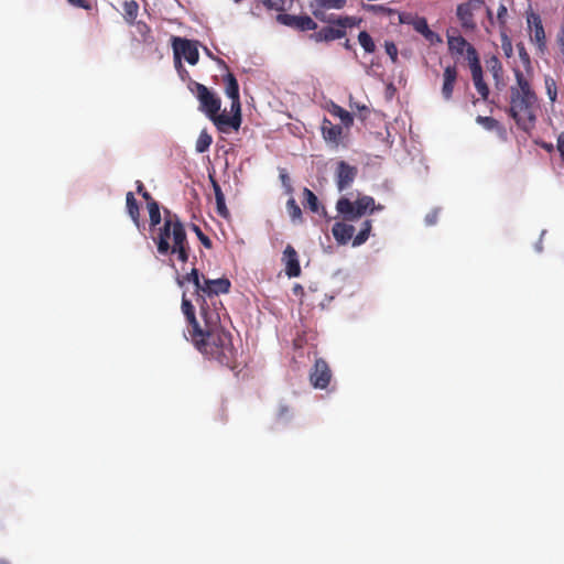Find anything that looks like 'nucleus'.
I'll return each mask as SVG.
<instances>
[{
    "label": "nucleus",
    "instance_id": "obj_17",
    "mask_svg": "<svg viewBox=\"0 0 564 564\" xmlns=\"http://www.w3.org/2000/svg\"><path fill=\"white\" fill-rule=\"evenodd\" d=\"M527 22L531 29V41L543 52L546 45V37L540 15L532 12L528 15Z\"/></svg>",
    "mask_w": 564,
    "mask_h": 564
},
{
    "label": "nucleus",
    "instance_id": "obj_10",
    "mask_svg": "<svg viewBox=\"0 0 564 564\" xmlns=\"http://www.w3.org/2000/svg\"><path fill=\"white\" fill-rule=\"evenodd\" d=\"M209 119L220 132L227 133L229 129L238 131L242 121L241 107L231 106V116H228L226 111L221 113L216 112V115H212Z\"/></svg>",
    "mask_w": 564,
    "mask_h": 564
},
{
    "label": "nucleus",
    "instance_id": "obj_20",
    "mask_svg": "<svg viewBox=\"0 0 564 564\" xmlns=\"http://www.w3.org/2000/svg\"><path fill=\"white\" fill-rule=\"evenodd\" d=\"M448 51L452 55H465L469 62L471 48H475L462 35H447Z\"/></svg>",
    "mask_w": 564,
    "mask_h": 564
},
{
    "label": "nucleus",
    "instance_id": "obj_52",
    "mask_svg": "<svg viewBox=\"0 0 564 564\" xmlns=\"http://www.w3.org/2000/svg\"><path fill=\"white\" fill-rule=\"evenodd\" d=\"M356 108L358 109L359 111V117L364 120L367 118V116L369 115V109L367 106H356Z\"/></svg>",
    "mask_w": 564,
    "mask_h": 564
},
{
    "label": "nucleus",
    "instance_id": "obj_24",
    "mask_svg": "<svg viewBox=\"0 0 564 564\" xmlns=\"http://www.w3.org/2000/svg\"><path fill=\"white\" fill-rule=\"evenodd\" d=\"M185 282L193 283L195 285L196 294H199V290L203 285V276L200 278L196 268H192L191 272L177 278V283L180 286H182Z\"/></svg>",
    "mask_w": 564,
    "mask_h": 564
},
{
    "label": "nucleus",
    "instance_id": "obj_4",
    "mask_svg": "<svg viewBox=\"0 0 564 564\" xmlns=\"http://www.w3.org/2000/svg\"><path fill=\"white\" fill-rule=\"evenodd\" d=\"M321 22L328 23V26L322 28L319 31L314 32L311 39L315 42H330L346 36L347 29H352L359 25L360 19L349 15H336L328 20H319Z\"/></svg>",
    "mask_w": 564,
    "mask_h": 564
},
{
    "label": "nucleus",
    "instance_id": "obj_21",
    "mask_svg": "<svg viewBox=\"0 0 564 564\" xmlns=\"http://www.w3.org/2000/svg\"><path fill=\"white\" fill-rule=\"evenodd\" d=\"M321 131L324 140L327 143L338 145L343 139V128L338 124H334L326 117L322 121Z\"/></svg>",
    "mask_w": 564,
    "mask_h": 564
},
{
    "label": "nucleus",
    "instance_id": "obj_3",
    "mask_svg": "<svg viewBox=\"0 0 564 564\" xmlns=\"http://www.w3.org/2000/svg\"><path fill=\"white\" fill-rule=\"evenodd\" d=\"M164 223L158 229L156 236L153 237L158 252L162 256H176L180 262L186 263L192 250L184 225L178 216L169 209H164Z\"/></svg>",
    "mask_w": 564,
    "mask_h": 564
},
{
    "label": "nucleus",
    "instance_id": "obj_2",
    "mask_svg": "<svg viewBox=\"0 0 564 564\" xmlns=\"http://www.w3.org/2000/svg\"><path fill=\"white\" fill-rule=\"evenodd\" d=\"M513 73L516 85L510 87L509 115L520 129L528 131L536 120L538 96L531 87L532 78L525 76L519 68H514Z\"/></svg>",
    "mask_w": 564,
    "mask_h": 564
},
{
    "label": "nucleus",
    "instance_id": "obj_16",
    "mask_svg": "<svg viewBox=\"0 0 564 564\" xmlns=\"http://www.w3.org/2000/svg\"><path fill=\"white\" fill-rule=\"evenodd\" d=\"M358 174L356 166L348 164L345 161H339L336 167V185L338 191L348 188L355 181Z\"/></svg>",
    "mask_w": 564,
    "mask_h": 564
},
{
    "label": "nucleus",
    "instance_id": "obj_46",
    "mask_svg": "<svg viewBox=\"0 0 564 564\" xmlns=\"http://www.w3.org/2000/svg\"><path fill=\"white\" fill-rule=\"evenodd\" d=\"M507 14H508L507 7L505 4H500L498 8V12H497V20L500 25L506 24Z\"/></svg>",
    "mask_w": 564,
    "mask_h": 564
},
{
    "label": "nucleus",
    "instance_id": "obj_51",
    "mask_svg": "<svg viewBox=\"0 0 564 564\" xmlns=\"http://www.w3.org/2000/svg\"><path fill=\"white\" fill-rule=\"evenodd\" d=\"M556 41L560 46V50H564V28H562L557 33Z\"/></svg>",
    "mask_w": 564,
    "mask_h": 564
},
{
    "label": "nucleus",
    "instance_id": "obj_8",
    "mask_svg": "<svg viewBox=\"0 0 564 564\" xmlns=\"http://www.w3.org/2000/svg\"><path fill=\"white\" fill-rule=\"evenodd\" d=\"M174 51V59L177 69H184L181 57L187 61L188 64L195 65L198 62L199 53L196 44L187 39L174 36L172 39Z\"/></svg>",
    "mask_w": 564,
    "mask_h": 564
},
{
    "label": "nucleus",
    "instance_id": "obj_53",
    "mask_svg": "<svg viewBox=\"0 0 564 564\" xmlns=\"http://www.w3.org/2000/svg\"><path fill=\"white\" fill-rule=\"evenodd\" d=\"M436 217H437L436 213L429 214V215L426 216V223H427L429 225H434V224L436 223Z\"/></svg>",
    "mask_w": 564,
    "mask_h": 564
},
{
    "label": "nucleus",
    "instance_id": "obj_13",
    "mask_svg": "<svg viewBox=\"0 0 564 564\" xmlns=\"http://www.w3.org/2000/svg\"><path fill=\"white\" fill-rule=\"evenodd\" d=\"M347 3V0H312L310 2V8L312 14L317 20H328L332 17H336L335 13H327L326 11L329 9L340 10Z\"/></svg>",
    "mask_w": 564,
    "mask_h": 564
},
{
    "label": "nucleus",
    "instance_id": "obj_18",
    "mask_svg": "<svg viewBox=\"0 0 564 564\" xmlns=\"http://www.w3.org/2000/svg\"><path fill=\"white\" fill-rule=\"evenodd\" d=\"M282 262L285 267V274L289 278H296L301 274V265L296 250L288 245L283 251Z\"/></svg>",
    "mask_w": 564,
    "mask_h": 564
},
{
    "label": "nucleus",
    "instance_id": "obj_44",
    "mask_svg": "<svg viewBox=\"0 0 564 564\" xmlns=\"http://www.w3.org/2000/svg\"><path fill=\"white\" fill-rule=\"evenodd\" d=\"M137 192L147 200V203H150L154 200L151 196V194L144 188V185L141 181L135 182Z\"/></svg>",
    "mask_w": 564,
    "mask_h": 564
},
{
    "label": "nucleus",
    "instance_id": "obj_23",
    "mask_svg": "<svg viewBox=\"0 0 564 564\" xmlns=\"http://www.w3.org/2000/svg\"><path fill=\"white\" fill-rule=\"evenodd\" d=\"M333 236L339 245H346L352 239L355 227L344 221H337L332 228Z\"/></svg>",
    "mask_w": 564,
    "mask_h": 564
},
{
    "label": "nucleus",
    "instance_id": "obj_27",
    "mask_svg": "<svg viewBox=\"0 0 564 564\" xmlns=\"http://www.w3.org/2000/svg\"><path fill=\"white\" fill-rule=\"evenodd\" d=\"M139 4L134 0L126 1L123 3V18L128 24H133L138 17Z\"/></svg>",
    "mask_w": 564,
    "mask_h": 564
},
{
    "label": "nucleus",
    "instance_id": "obj_45",
    "mask_svg": "<svg viewBox=\"0 0 564 564\" xmlns=\"http://www.w3.org/2000/svg\"><path fill=\"white\" fill-rule=\"evenodd\" d=\"M556 150L560 153L562 163L564 164V131L557 135Z\"/></svg>",
    "mask_w": 564,
    "mask_h": 564
},
{
    "label": "nucleus",
    "instance_id": "obj_29",
    "mask_svg": "<svg viewBox=\"0 0 564 564\" xmlns=\"http://www.w3.org/2000/svg\"><path fill=\"white\" fill-rule=\"evenodd\" d=\"M303 204L313 213L319 212V202L317 196L307 187L303 189Z\"/></svg>",
    "mask_w": 564,
    "mask_h": 564
},
{
    "label": "nucleus",
    "instance_id": "obj_9",
    "mask_svg": "<svg viewBox=\"0 0 564 564\" xmlns=\"http://www.w3.org/2000/svg\"><path fill=\"white\" fill-rule=\"evenodd\" d=\"M399 22L401 24L412 25L413 29L432 45L442 43V37L430 29L427 20L424 17L410 12H402L399 13Z\"/></svg>",
    "mask_w": 564,
    "mask_h": 564
},
{
    "label": "nucleus",
    "instance_id": "obj_37",
    "mask_svg": "<svg viewBox=\"0 0 564 564\" xmlns=\"http://www.w3.org/2000/svg\"><path fill=\"white\" fill-rule=\"evenodd\" d=\"M292 417V411L288 404L280 403L276 411V420L280 422H289Z\"/></svg>",
    "mask_w": 564,
    "mask_h": 564
},
{
    "label": "nucleus",
    "instance_id": "obj_49",
    "mask_svg": "<svg viewBox=\"0 0 564 564\" xmlns=\"http://www.w3.org/2000/svg\"><path fill=\"white\" fill-rule=\"evenodd\" d=\"M280 177H281L282 184H283V186H284V188H285L286 193L291 194V193L293 192V187H292V185H291V181H290L289 175H288V174H285V173H282V174L280 175Z\"/></svg>",
    "mask_w": 564,
    "mask_h": 564
},
{
    "label": "nucleus",
    "instance_id": "obj_31",
    "mask_svg": "<svg viewBox=\"0 0 564 564\" xmlns=\"http://www.w3.org/2000/svg\"><path fill=\"white\" fill-rule=\"evenodd\" d=\"M212 142V135L206 130H203L197 138L195 149L198 153H204L209 149Z\"/></svg>",
    "mask_w": 564,
    "mask_h": 564
},
{
    "label": "nucleus",
    "instance_id": "obj_59",
    "mask_svg": "<svg viewBox=\"0 0 564 564\" xmlns=\"http://www.w3.org/2000/svg\"><path fill=\"white\" fill-rule=\"evenodd\" d=\"M505 50H506V55H508V56H509V51L511 52L512 46L509 44V48H506V47H505Z\"/></svg>",
    "mask_w": 564,
    "mask_h": 564
},
{
    "label": "nucleus",
    "instance_id": "obj_28",
    "mask_svg": "<svg viewBox=\"0 0 564 564\" xmlns=\"http://www.w3.org/2000/svg\"><path fill=\"white\" fill-rule=\"evenodd\" d=\"M371 229H372V221L365 220L360 231L352 239V246L359 247V246L364 245L368 240Z\"/></svg>",
    "mask_w": 564,
    "mask_h": 564
},
{
    "label": "nucleus",
    "instance_id": "obj_5",
    "mask_svg": "<svg viewBox=\"0 0 564 564\" xmlns=\"http://www.w3.org/2000/svg\"><path fill=\"white\" fill-rule=\"evenodd\" d=\"M381 205L376 206L371 196L364 195L351 202L347 197H340L336 203L337 212L346 221H354L366 214H372L375 210H381Z\"/></svg>",
    "mask_w": 564,
    "mask_h": 564
},
{
    "label": "nucleus",
    "instance_id": "obj_6",
    "mask_svg": "<svg viewBox=\"0 0 564 564\" xmlns=\"http://www.w3.org/2000/svg\"><path fill=\"white\" fill-rule=\"evenodd\" d=\"M187 88L198 100V109L202 112H204L208 118L212 115H216V112L220 111L221 99L215 91L210 90L207 86L192 79L187 84Z\"/></svg>",
    "mask_w": 564,
    "mask_h": 564
},
{
    "label": "nucleus",
    "instance_id": "obj_7",
    "mask_svg": "<svg viewBox=\"0 0 564 564\" xmlns=\"http://www.w3.org/2000/svg\"><path fill=\"white\" fill-rule=\"evenodd\" d=\"M231 288V282L227 278H219L215 280L206 279L203 276V285L199 290V294L205 296V301H210L216 303V312H219L221 315L225 312L223 303L216 296L219 294L229 293Z\"/></svg>",
    "mask_w": 564,
    "mask_h": 564
},
{
    "label": "nucleus",
    "instance_id": "obj_42",
    "mask_svg": "<svg viewBox=\"0 0 564 564\" xmlns=\"http://www.w3.org/2000/svg\"><path fill=\"white\" fill-rule=\"evenodd\" d=\"M135 25H137L138 32L143 37V42H148L149 39L151 37L150 26L145 22H142V21L137 22Z\"/></svg>",
    "mask_w": 564,
    "mask_h": 564
},
{
    "label": "nucleus",
    "instance_id": "obj_19",
    "mask_svg": "<svg viewBox=\"0 0 564 564\" xmlns=\"http://www.w3.org/2000/svg\"><path fill=\"white\" fill-rule=\"evenodd\" d=\"M457 77L458 72L455 65H449L445 67L443 72V82L441 88L442 97L445 101L452 100Z\"/></svg>",
    "mask_w": 564,
    "mask_h": 564
},
{
    "label": "nucleus",
    "instance_id": "obj_60",
    "mask_svg": "<svg viewBox=\"0 0 564 564\" xmlns=\"http://www.w3.org/2000/svg\"><path fill=\"white\" fill-rule=\"evenodd\" d=\"M505 50H506V55H508V56H509V51L511 52L512 46L509 44V48H506V47H505Z\"/></svg>",
    "mask_w": 564,
    "mask_h": 564
},
{
    "label": "nucleus",
    "instance_id": "obj_30",
    "mask_svg": "<svg viewBox=\"0 0 564 564\" xmlns=\"http://www.w3.org/2000/svg\"><path fill=\"white\" fill-rule=\"evenodd\" d=\"M330 112H332V115L338 117L340 119L341 123L346 128H350L352 126V123H354L352 115L349 111L341 108L340 106L333 104Z\"/></svg>",
    "mask_w": 564,
    "mask_h": 564
},
{
    "label": "nucleus",
    "instance_id": "obj_12",
    "mask_svg": "<svg viewBox=\"0 0 564 564\" xmlns=\"http://www.w3.org/2000/svg\"><path fill=\"white\" fill-rule=\"evenodd\" d=\"M469 54H470L469 68H470L474 86H475L476 90L478 91V94L481 96V98L484 100H487L488 96H489V88L482 77V68H481L478 53H477L476 48H471Z\"/></svg>",
    "mask_w": 564,
    "mask_h": 564
},
{
    "label": "nucleus",
    "instance_id": "obj_33",
    "mask_svg": "<svg viewBox=\"0 0 564 564\" xmlns=\"http://www.w3.org/2000/svg\"><path fill=\"white\" fill-rule=\"evenodd\" d=\"M476 122L482 126L486 130L505 131L500 122L492 117L477 116Z\"/></svg>",
    "mask_w": 564,
    "mask_h": 564
},
{
    "label": "nucleus",
    "instance_id": "obj_15",
    "mask_svg": "<svg viewBox=\"0 0 564 564\" xmlns=\"http://www.w3.org/2000/svg\"><path fill=\"white\" fill-rule=\"evenodd\" d=\"M276 19L280 23L299 31H313L317 28L316 22L308 15L280 13Z\"/></svg>",
    "mask_w": 564,
    "mask_h": 564
},
{
    "label": "nucleus",
    "instance_id": "obj_1",
    "mask_svg": "<svg viewBox=\"0 0 564 564\" xmlns=\"http://www.w3.org/2000/svg\"><path fill=\"white\" fill-rule=\"evenodd\" d=\"M199 304L198 321L195 310L185 293L182 296V311L188 323V334L197 350L206 358L216 360L230 369L236 367L237 350L232 344V336L221 324L219 312H216V303L205 301V296L196 294Z\"/></svg>",
    "mask_w": 564,
    "mask_h": 564
},
{
    "label": "nucleus",
    "instance_id": "obj_58",
    "mask_svg": "<svg viewBox=\"0 0 564 564\" xmlns=\"http://www.w3.org/2000/svg\"><path fill=\"white\" fill-rule=\"evenodd\" d=\"M505 50H506V55H508V56H509V51L511 52L512 46L509 44V48H506V47H505Z\"/></svg>",
    "mask_w": 564,
    "mask_h": 564
},
{
    "label": "nucleus",
    "instance_id": "obj_36",
    "mask_svg": "<svg viewBox=\"0 0 564 564\" xmlns=\"http://www.w3.org/2000/svg\"><path fill=\"white\" fill-rule=\"evenodd\" d=\"M286 210H288L289 216L291 217L292 221H301L302 220V210L293 197H291L286 202Z\"/></svg>",
    "mask_w": 564,
    "mask_h": 564
},
{
    "label": "nucleus",
    "instance_id": "obj_47",
    "mask_svg": "<svg viewBox=\"0 0 564 564\" xmlns=\"http://www.w3.org/2000/svg\"><path fill=\"white\" fill-rule=\"evenodd\" d=\"M209 180H210L214 193H215L216 200L219 199V198L225 197V195H224V193H223L218 182L212 175H209Z\"/></svg>",
    "mask_w": 564,
    "mask_h": 564
},
{
    "label": "nucleus",
    "instance_id": "obj_43",
    "mask_svg": "<svg viewBox=\"0 0 564 564\" xmlns=\"http://www.w3.org/2000/svg\"><path fill=\"white\" fill-rule=\"evenodd\" d=\"M216 210L219 216L223 218H228L230 213L226 206L225 197L216 200Z\"/></svg>",
    "mask_w": 564,
    "mask_h": 564
},
{
    "label": "nucleus",
    "instance_id": "obj_39",
    "mask_svg": "<svg viewBox=\"0 0 564 564\" xmlns=\"http://www.w3.org/2000/svg\"><path fill=\"white\" fill-rule=\"evenodd\" d=\"M192 229L196 234V236H197L198 240L200 241V243L205 248L212 249L213 242H212L210 238L208 236H206L197 225H193Z\"/></svg>",
    "mask_w": 564,
    "mask_h": 564
},
{
    "label": "nucleus",
    "instance_id": "obj_41",
    "mask_svg": "<svg viewBox=\"0 0 564 564\" xmlns=\"http://www.w3.org/2000/svg\"><path fill=\"white\" fill-rule=\"evenodd\" d=\"M367 10L371 11L373 13L388 14V15L393 14V13L397 12L394 9L387 8V7L382 6V4H371V6H368Z\"/></svg>",
    "mask_w": 564,
    "mask_h": 564
},
{
    "label": "nucleus",
    "instance_id": "obj_26",
    "mask_svg": "<svg viewBox=\"0 0 564 564\" xmlns=\"http://www.w3.org/2000/svg\"><path fill=\"white\" fill-rule=\"evenodd\" d=\"M127 210L129 216L132 218L135 225H139V204L132 192H128L126 195Z\"/></svg>",
    "mask_w": 564,
    "mask_h": 564
},
{
    "label": "nucleus",
    "instance_id": "obj_25",
    "mask_svg": "<svg viewBox=\"0 0 564 564\" xmlns=\"http://www.w3.org/2000/svg\"><path fill=\"white\" fill-rule=\"evenodd\" d=\"M517 50H518V54H519L520 61L522 63V66L524 68V72H523L524 75L529 76V78H532L533 66H532L530 55L527 52V48H525L524 44L523 43H518L517 44Z\"/></svg>",
    "mask_w": 564,
    "mask_h": 564
},
{
    "label": "nucleus",
    "instance_id": "obj_50",
    "mask_svg": "<svg viewBox=\"0 0 564 564\" xmlns=\"http://www.w3.org/2000/svg\"><path fill=\"white\" fill-rule=\"evenodd\" d=\"M535 143L549 153H552L556 149V145H554L553 143L545 142L542 140L535 141Z\"/></svg>",
    "mask_w": 564,
    "mask_h": 564
},
{
    "label": "nucleus",
    "instance_id": "obj_56",
    "mask_svg": "<svg viewBox=\"0 0 564 564\" xmlns=\"http://www.w3.org/2000/svg\"><path fill=\"white\" fill-rule=\"evenodd\" d=\"M487 15H488V19L490 21V23L492 24L494 23V18H492V12L490 9H487Z\"/></svg>",
    "mask_w": 564,
    "mask_h": 564
},
{
    "label": "nucleus",
    "instance_id": "obj_34",
    "mask_svg": "<svg viewBox=\"0 0 564 564\" xmlns=\"http://www.w3.org/2000/svg\"><path fill=\"white\" fill-rule=\"evenodd\" d=\"M544 85H545L546 95H547L550 101L555 102L557 99V85H556L555 79L550 75H545L544 76Z\"/></svg>",
    "mask_w": 564,
    "mask_h": 564
},
{
    "label": "nucleus",
    "instance_id": "obj_38",
    "mask_svg": "<svg viewBox=\"0 0 564 564\" xmlns=\"http://www.w3.org/2000/svg\"><path fill=\"white\" fill-rule=\"evenodd\" d=\"M261 1L268 10H274L278 12H282L285 10V4L289 0H261Z\"/></svg>",
    "mask_w": 564,
    "mask_h": 564
},
{
    "label": "nucleus",
    "instance_id": "obj_57",
    "mask_svg": "<svg viewBox=\"0 0 564 564\" xmlns=\"http://www.w3.org/2000/svg\"><path fill=\"white\" fill-rule=\"evenodd\" d=\"M344 46H345V48H347V50H350V48H351V45H350L349 40H346V42L344 43Z\"/></svg>",
    "mask_w": 564,
    "mask_h": 564
},
{
    "label": "nucleus",
    "instance_id": "obj_40",
    "mask_svg": "<svg viewBox=\"0 0 564 564\" xmlns=\"http://www.w3.org/2000/svg\"><path fill=\"white\" fill-rule=\"evenodd\" d=\"M386 53L391 58L392 63L395 64L398 62V47L392 41L384 42Z\"/></svg>",
    "mask_w": 564,
    "mask_h": 564
},
{
    "label": "nucleus",
    "instance_id": "obj_22",
    "mask_svg": "<svg viewBox=\"0 0 564 564\" xmlns=\"http://www.w3.org/2000/svg\"><path fill=\"white\" fill-rule=\"evenodd\" d=\"M224 90L228 98L231 100V106L241 107L240 95H239V84L235 75L228 72L223 76Z\"/></svg>",
    "mask_w": 564,
    "mask_h": 564
},
{
    "label": "nucleus",
    "instance_id": "obj_54",
    "mask_svg": "<svg viewBox=\"0 0 564 564\" xmlns=\"http://www.w3.org/2000/svg\"><path fill=\"white\" fill-rule=\"evenodd\" d=\"M293 293H294L295 295H303V294H304V289H303V286H302L301 284H295V285L293 286Z\"/></svg>",
    "mask_w": 564,
    "mask_h": 564
},
{
    "label": "nucleus",
    "instance_id": "obj_14",
    "mask_svg": "<svg viewBox=\"0 0 564 564\" xmlns=\"http://www.w3.org/2000/svg\"><path fill=\"white\" fill-rule=\"evenodd\" d=\"M332 379V371L328 364L322 359H316L314 367L310 373L311 383L314 388L326 389Z\"/></svg>",
    "mask_w": 564,
    "mask_h": 564
},
{
    "label": "nucleus",
    "instance_id": "obj_48",
    "mask_svg": "<svg viewBox=\"0 0 564 564\" xmlns=\"http://www.w3.org/2000/svg\"><path fill=\"white\" fill-rule=\"evenodd\" d=\"M67 1L76 8H82L85 10L91 9V4L88 0H67Z\"/></svg>",
    "mask_w": 564,
    "mask_h": 564
},
{
    "label": "nucleus",
    "instance_id": "obj_55",
    "mask_svg": "<svg viewBox=\"0 0 564 564\" xmlns=\"http://www.w3.org/2000/svg\"><path fill=\"white\" fill-rule=\"evenodd\" d=\"M494 62L496 64H498V69L494 72V76L497 78L498 77V72L501 70V65L499 64L497 58H494Z\"/></svg>",
    "mask_w": 564,
    "mask_h": 564
},
{
    "label": "nucleus",
    "instance_id": "obj_61",
    "mask_svg": "<svg viewBox=\"0 0 564 564\" xmlns=\"http://www.w3.org/2000/svg\"><path fill=\"white\" fill-rule=\"evenodd\" d=\"M220 63L224 65V67H225L226 69L228 68V67H227V64H225V62H224V61H220Z\"/></svg>",
    "mask_w": 564,
    "mask_h": 564
},
{
    "label": "nucleus",
    "instance_id": "obj_35",
    "mask_svg": "<svg viewBox=\"0 0 564 564\" xmlns=\"http://www.w3.org/2000/svg\"><path fill=\"white\" fill-rule=\"evenodd\" d=\"M358 42L366 53H373L376 51V44L368 32L361 31L358 34Z\"/></svg>",
    "mask_w": 564,
    "mask_h": 564
},
{
    "label": "nucleus",
    "instance_id": "obj_11",
    "mask_svg": "<svg viewBox=\"0 0 564 564\" xmlns=\"http://www.w3.org/2000/svg\"><path fill=\"white\" fill-rule=\"evenodd\" d=\"M484 6V0H468L457 6L456 14L464 30L474 31L476 29L474 12L480 10Z\"/></svg>",
    "mask_w": 564,
    "mask_h": 564
},
{
    "label": "nucleus",
    "instance_id": "obj_32",
    "mask_svg": "<svg viewBox=\"0 0 564 564\" xmlns=\"http://www.w3.org/2000/svg\"><path fill=\"white\" fill-rule=\"evenodd\" d=\"M148 209H149V217H150V225L152 227H155L161 224V213H160V205L156 200H152L148 203Z\"/></svg>",
    "mask_w": 564,
    "mask_h": 564
}]
</instances>
